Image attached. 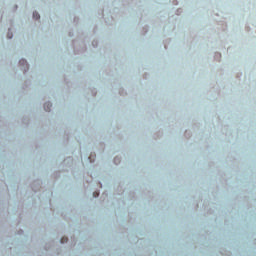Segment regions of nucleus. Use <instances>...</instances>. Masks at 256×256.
Returning <instances> with one entry per match:
<instances>
[{"label":"nucleus","mask_w":256,"mask_h":256,"mask_svg":"<svg viewBox=\"0 0 256 256\" xmlns=\"http://www.w3.org/2000/svg\"><path fill=\"white\" fill-rule=\"evenodd\" d=\"M29 87H31V80H26L23 85H22V89L25 91V89H28Z\"/></svg>","instance_id":"8"},{"label":"nucleus","mask_w":256,"mask_h":256,"mask_svg":"<svg viewBox=\"0 0 256 256\" xmlns=\"http://www.w3.org/2000/svg\"><path fill=\"white\" fill-rule=\"evenodd\" d=\"M143 31H144V35L147 34L149 32V26H144L143 27Z\"/></svg>","instance_id":"19"},{"label":"nucleus","mask_w":256,"mask_h":256,"mask_svg":"<svg viewBox=\"0 0 256 256\" xmlns=\"http://www.w3.org/2000/svg\"><path fill=\"white\" fill-rule=\"evenodd\" d=\"M93 33H97V26L93 29Z\"/></svg>","instance_id":"26"},{"label":"nucleus","mask_w":256,"mask_h":256,"mask_svg":"<svg viewBox=\"0 0 256 256\" xmlns=\"http://www.w3.org/2000/svg\"><path fill=\"white\" fill-rule=\"evenodd\" d=\"M59 243H60L61 245H63V239H62V238L59 240Z\"/></svg>","instance_id":"28"},{"label":"nucleus","mask_w":256,"mask_h":256,"mask_svg":"<svg viewBox=\"0 0 256 256\" xmlns=\"http://www.w3.org/2000/svg\"><path fill=\"white\" fill-rule=\"evenodd\" d=\"M17 9H19V5L15 4L12 8V13H16Z\"/></svg>","instance_id":"17"},{"label":"nucleus","mask_w":256,"mask_h":256,"mask_svg":"<svg viewBox=\"0 0 256 256\" xmlns=\"http://www.w3.org/2000/svg\"><path fill=\"white\" fill-rule=\"evenodd\" d=\"M184 137H186V139H191V137H193V133H191V131L185 130Z\"/></svg>","instance_id":"11"},{"label":"nucleus","mask_w":256,"mask_h":256,"mask_svg":"<svg viewBox=\"0 0 256 256\" xmlns=\"http://www.w3.org/2000/svg\"><path fill=\"white\" fill-rule=\"evenodd\" d=\"M49 249H51V244L46 243L44 246V250L49 251Z\"/></svg>","instance_id":"18"},{"label":"nucleus","mask_w":256,"mask_h":256,"mask_svg":"<svg viewBox=\"0 0 256 256\" xmlns=\"http://www.w3.org/2000/svg\"><path fill=\"white\" fill-rule=\"evenodd\" d=\"M113 161H114V165H119V163H121V157L115 156Z\"/></svg>","instance_id":"13"},{"label":"nucleus","mask_w":256,"mask_h":256,"mask_svg":"<svg viewBox=\"0 0 256 256\" xmlns=\"http://www.w3.org/2000/svg\"><path fill=\"white\" fill-rule=\"evenodd\" d=\"M63 165H67L68 167H73V157H67L63 160Z\"/></svg>","instance_id":"5"},{"label":"nucleus","mask_w":256,"mask_h":256,"mask_svg":"<svg viewBox=\"0 0 256 256\" xmlns=\"http://www.w3.org/2000/svg\"><path fill=\"white\" fill-rule=\"evenodd\" d=\"M64 82L66 83V85H69V80L67 78H64Z\"/></svg>","instance_id":"23"},{"label":"nucleus","mask_w":256,"mask_h":256,"mask_svg":"<svg viewBox=\"0 0 256 256\" xmlns=\"http://www.w3.org/2000/svg\"><path fill=\"white\" fill-rule=\"evenodd\" d=\"M43 107L44 111H46L47 113H51V107H53V103H51V101H46Z\"/></svg>","instance_id":"4"},{"label":"nucleus","mask_w":256,"mask_h":256,"mask_svg":"<svg viewBox=\"0 0 256 256\" xmlns=\"http://www.w3.org/2000/svg\"><path fill=\"white\" fill-rule=\"evenodd\" d=\"M75 25H79V17L75 16L73 19Z\"/></svg>","instance_id":"21"},{"label":"nucleus","mask_w":256,"mask_h":256,"mask_svg":"<svg viewBox=\"0 0 256 256\" xmlns=\"http://www.w3.org/2000/svg\"><path fill=\"white\" fill-rule=\"evenodd\" d=\"M134 0H122V4L124 7H129V5H133Z\"/></svg>","instance_id":"9"},{"label":"nucleus","mask_w":256,"mask_h":256,"mask_svg":"<svg viewBox=\"0 0 256 256\" xmlns=\"http://www.w3.org/2000/svg\"><path fill=\"white\" fill-rule=\"evenodd\" d=\"M19 65L21 71H23L24 75H27V71H29V62H27V59L21 58L19 60Z\"/></svg>","instance_id":"3"},{"label":"nucleus","mask_w":256,"mask_h":256,"mask_svg":"<svg viewBox=\"0 0 256 256\" xmlns=\"http://www.w3.org/2000/svg\"><path fill=\"white\" fill-rule=\"evenodd\" d=\"M25 231L23 229L18 230V235H23Z\"/></svg>","instance_id":"22"},{"label":"nucleus","mask_w":256,"mask_h":256,"mask_svg":"<svg viewBox=\"0 0 256 256\" xmlns=\"http://www.w3.org/2000/svg\"><path fill=\"white\" fill-rule=\"evenodd\" d=\"M90 94L92 95V97H96L97 96V88H89Z\"/></svg>","instance_id":"12"},{"label":"nucleus","mask_w":256,"mask_h":256,"mask_svg":"<svg viewBox=\"0 0 256 256\" xmlns=\"http://www.w3.org/2000/svg\"><path fill=\"white\" fill-rule=\"evenodd\" d=\"M119 95H127V91H125V89H123V88H120Z\"/></svg>","instance_id":"16"},{"label":"nucleus","mask_w":256,"mask_h":256,"mask_svg":"<svg viewBox=\"0 0 256 256\" xmlns=\"http://www.w3.org/2000/svg\"><path fill=\"white\" fill-rule=\"evenodd\" d=\"M92 47H94V49H97V47H99V40H93Z\"/></svg>","instance_id":"15"},{"label":"nucleus","mask_w":256,"mask_h":256,"mask_svg":"<svg viewBox=\"0 0 256 256\" xmlns=\"http://www.w3.org/2000/svg\"><path fill=\"white\" fill-rule=\"evenodd\" d=\"M79 71H83V66H78Z\"/></svg>","instance_id":"25"},{"label":"nucleus","mask_w":256,"mask_h":256,"mask_svg":"<svg viewBox=\"0 0 256 256\" xmlns=\"http://www.w3.org/2000/svg\"><path fill=\"white\" fill-rule=\"evenodd\" d=\"M104 13H105V10L102 9V10H101L102 17H105V14H104Z\"/></svg>","instance_id":"24"},{"label":"nucleus","mask_w":256,"mask_h":256,"mask_svg":"<svg viewBox=\"0 0 256 256\" xmlns=\"http://www.w3.org/2000/svg\"><path fill=\"white\" fill-rule=\"evenodd\" d=\"M41 185H43V180L37 178L30 184V187L34 193H37L41 190Z\"/></svg>","instance_id":"2"},{"label":"nucleus","mask_w":256,"mask_h":256,"mask_svg":"<svg viewBox=\"0 0 256 256\" xmlns=\"http://www.w3.org/2000/svg\"><path fill=\"white\" fill-rule=\"evenodd\" d=\"M77 43H79V40L77 39L72 41L74 53H85V51H87V45L85 44V42L82 41L79 48L77 47Z\"/></svg>","instance_id":"1"},{"label":"nucleus","mask_w":256,"mask_h":256,"mask_svg":"<svg viewBox=\"0 0 256 256\" xmlns=\"http://www.w3.org/2000/svg\"><path fill=\"white\" fill-rule=\"evenodd\" d=\"M143 77H144V79H147V73H145Z\"/></svg>","instance_id":"29"},{"label":"nucleus","mask_w":256,"mask_h":256,"mask_svg":"<svg viewBox=\"0 0 256 256\" xmlns=\"http://www.w3.org/2000/svg\"><path fill=\"white\" fill-rule=\"evenodd\" d=\"M13 37H14L13 32H11V28H9L7 33V39H13Z\"/></svg>","instance_id":"14"},{"label":"nucleus","mask_w":256,"mask_h":256,"mask_svg":"<svg viewBox=\"0 0 256 256\" xmlns=\"http://www.w3.org/2000/svg\"><path fill=\"white\" fill-rule=\"evenodd\" d=\"M90 91H89V88H88V93H89Z\"/></svg>","instance_id":"31"},{"label":"nucleus","mask_w":256,"mask_h":256,"mask_svg":"<svg viewBox=\"0 0 256 256\" xmlns=\"http://www.w3.org/2000/svg\"><path fill=\"white\" fill-rule=\"evenodd\" d=\"M30 121L29 116L22 117V125H25V127H29Z\"/></svg>","instance_id":"6"},{"label":"nucleus","mask_w":256,"mask_h":256,"mask_svg":"<svg viewBox=\"0 0 256 256\" xmlns=\"http://www.w3.org/2000/svg\"><path fill=\"white\" fill-rule=\"evenodd\" d=\"M183 13V9L182 8H178L176 10V15H181Z\"/></svg>","instance_id":"20"},{"label":"nucleus","mask_w":256,"mask_h":256,"mask_svg":"<svg viewBox=\"0 0 256 256\" xmlns=\"http://www.w3.org/2000/svg\"><path fill=\"white\" fill-rule=\"evenodd\" d=\"M73 32H69V37H73Z\"/></svg>","instance_id":"27"},{"label":"nucleus","mask_w":256,"mask_h":256,"mask_svg":"<svg viewBox=\"0 0 256 256\" xmlns=\"http://www.w3.org/2000/svg\"><path fill=\"white\" fill-rule=\"evenodd\" d=\"M60 177H61V171H55V172H53V174H52V178H53V179L57 180V179H59Z\"/></svg>","instance_id":"10"},{"label":"nucleus","mask_w":256,"mask_h":256,"mask_svg":"<svg viewBox=\"0 0 256 256\" xmlns=\"http://www.w3.org/2000/svg\"><path fill=\"white\" fill-rule=\"evenodd\" d=\"M32 17L34 19V21H39L41 19V14H39V12L34 11L32 14Z\"/></svg>","instance_id":"7"},{"label":"nucleus","mask_w":256,"mask_h":256,"mask_svg":"<svg viewBox=\"0 0 256 256\" xmlns=\"http://www.w3.org/2000/svg\"><path fill=\"white\" fill-rule=\"evenodd\" d=\"M66 139H67V141H69V134L66 135Z\"/></svg>","instance_id":"30"}]
</instances>
